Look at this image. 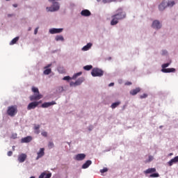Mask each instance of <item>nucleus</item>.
Masks as SVG:
<instances>
[{
    "instance_id": "f8f14e48",
    "label": "nucleus",
    "mask_w": 178,
    "mask_h": 178,
    "mask_svg": "<svg viewBox=\"0 0 178 178\" xmlns=\"http://www.w3.org/2000/svg\"><path fill=\"white\" fill-rule=\"evenodd\" d=\"M161 72H163V73H173L175 72H176V69L175 68H164L161 70Z\"/></svg>"
},
{
    "instance_id": "72a5a7b5",
    "label": "nucleus",
    "mask_w": 178,
    "mask_h": 178,
    "mask_svg": "<svg viewBox=\"0 0 178 178\" xmlns=\"http://www.w3.org/2000/svg\"><path fill=\"white\" fill-rule=\"evenodd\" d=\"M71 79H72V78H70V76H64V77L63 78V80L69 81V80H70Z\"/></svg>"
},
{
    "instance_id": "5701e85b",
    "label": "nucleus",
    "mask_w": 178,
    "mask_h": 178,
    "mask_svg": "<svg viewBox=\"0 0 178 178\" xmlns=\"http://www.w3.org/2000/svg\"><path fill=\"white\" fill-rule=\"evenodd\" d=\"M18 41L19 37H16L11 40V42H10V45H15V44H16V42H17Z\"/></svg>"
},
{
    "instance_id": "b1692460",
    "label": "nucleus",
    "mask_w": 178,
    "mask_h": 178,
    "mask_svg": "<svg viewBox=\"0 0 178 178\" xmlns=\"http://www.w3.org/2000/svg\"><path fill=\"white\" fill-rule=\"evenodd\" d=\"M120 105V102H116L111 104L112 109H115V108H118Z\"/></svg>"
},
{
    "instance_id": "a18cd8bd",
    "label": "nucleus",
    "mask_w": 178,
    "mask_h": 178,
    "mask_svg": "<svg viewBox=\"0 0 178 178\" xmlns=\"http://www.w3.org/2000/svg\"><path fill=\"white\" fill-rule=\"evenodd\" d=\"M13 6L14 8H17V4H13Z\"/></svg>"
},
{
    "instance_id": "7ed1b4c3",
    "label": "nucleus",
    "mask_w": 178,
    "mask_h": 178,
    "mask_svg": "<svg viewBox=\"0 0 178 178\" xmlns=\"http://www.w3.org/2000/svg\"><path fill=\"white\" fill-rule=\"evenodd\" d=\"M17 105L8 106V110H7V114L8 115V116L13 118V116L17 115Z\"/></svg>"
},
{
    "instance_id": "39448f33",
    "label": "nucleus",
    "mask_w": 178,
    "mask_h": 178,
    "mask_svg": "<svg viewBox=\"0 0 178 178\" xmlns=\"http://www.w3.org/2000/svg\"><path fill=\"white\" fill-rule=\"evenodd\" d=\"M40 104H41V101L31 102L27 106L28 111H31V109H35V108H37V106H38Z\"/></svg>"
},
{
    "instance_id": "f3484780",
    "label": "nucleus",
    "mask_w": 178,
    "mask_h": 178,
    "mask_svg": "<svg viewBox=\"0 0 178 178\" xmlns=\"http://www.w3.org/2000/svg\"><path fill=\"white\" fill-rule=\"evenodd\" d=\"M141 91V89L140 88H136V89L131 90L130 91L131 95H137L138 92Z\"/></svg>"
},
{
    "instance_id": "20e7f679",
    "label": "nucleus",
    "mask_w": 178,
    "mask_h": 178,
    "mask_svg": "<svg viewBox=\"0 0 178 178\" xmlns=\"http://www.w3.org/2000/svg\"><path fill=\"white\" fill-rule=\"evenodd\" d=\"M91 74L92 77H102V76H104V71L99 68H93Z\"/></svg>"
},
{
    "instance_id": "a878e982",
    "label": "nucleus",
    "mask_w": 178,
    "mask_h": 178,
    "mask_svg": "<svg viewBox=\"0 0 178 178\" xmlns=\"http://www.w3.org/2000/svg\"><path fill=\"white\" fill-rule=\"evenodd\" d=\"M51 72H52V70H51V68H46V70L44 71V74H46V75L51 74Z\"/></svg>"
},
{
    "instance_id": "49530a36",
    "label": "nucleus",
    "mask_w": 178,
    "mask_h": 178,
    "mask_svg": "<svg viewBox=\"0 0 178 178\" xmlns=\"http://www.w3.org/2000/svg\"><path fill=\"white\" fill-rule=\"evenodd\" d=\"M11 16H13V15H10V14H8V17H11Z\"/></svg>"
},
{
    "instance_id": "a19ab883",
    "label": "nucleus",
    "mask_w": 178,
    "mask_h": 178,
    "mask_svg": "<svg viewBox=\"0 0 178 178\" xmlns=\"http://www.w3.org/2000/svg\"><path fill=\"white\" fill-rule=\"evenodd\" d=\"M35 130H39L40 129V125H37L34 127Z\"/></svg>"
},
{
    "instance_id": "bb28decb",
    "label": "nucleus",
    "mask_w": 178,
    "mask_h": 178,
    "mask_svg": "<svg viewBox=\"0 0 178 178\" xmlns=\"http://www.w3.org/2000/svg\"><path fill=\"white\" fill-rule=\"evenodd\" d=\"M84 70H91L92 65H86L83 67Z\"/></svg>"
},
{
    "instance_id": "ea45409f",
    "label": "nucleus",
    "mask_w": 178,
    "mask_h": 178,
    "mask_svg": "<svg viewBox=\"0 0 178 178\" xmlns=\"http://www.w3.org/2000/svg\"><path fill=\"white\" fill-rule=\"evenodd\" d=\"M38 27H37L35 29V31H34V34L35 35H37V33H38Z\"/></svg>"
},
{
    "instance_id": "6e6552de",
    "label": "nucleus",
    "mask_w": 178,
    "mask_h": 178,
    "mask_svg": "<svg viewBox=\"0 0 178 178\" xmlns=\"http://www.w3.org/2000/svg\"><path fill=\"white\" fill-rule=\"evenodd\" d=\"M152 27L153 29H159L162 27V25L161 24V22H159V21L155 20L152 23Z\"/></svg>"
},
{
    "instance_id": "c03bdc74",
    "label": "nucleus",
    "mask_w": 178,
    "mask_h": 178,
    "mask_svg": "<svg viewBox=\"0 0 178 178\" xmlns=\"http://www.w3.org/2000/svg\"><path fill=\"white\" fill-rule=\"evenodd\" d=\"M35 133L36 134H40V130H36Z\"/></svg>"
},
{
    "instance_id": "9d476101",
    "label": "nucleus",
    "mask_w": 178,
    "mask_h": 178,
    "mask_svg": "<svg viewBox=\"0 0 178 178\" xmlns=\"http://www.w3.org/2000/svg\"><path fill=\"white\" fill-rule=\"evenodd\" d=\"M168 6V1H163L161 3L159 6V10H165V8Z\"/></svg>"
},
{
    "instance_id": "8fccbe9b",
    "label": "nucleus",
    "mask_w": 178,
    "mask_h": 178,
    "mask_svg": "<svg viewBox=\"0 0 178 178\" xmlns=\"http://www.w3.org/2000/svg\"><path fill=\"white\" fill-rule=\"evenodd\" d=\"M110 2H115V0H111Z\"/></svg>"
},
{
    "instance_id": "09e8293b",
    "label": "nucleus",
    "mask_w": 178,
    "mask_h": 178,
    "mask_svg": "<svg viewBox=\"0 0 178 178\" xmlns=\"http://www.w3.org/2000/svg\"><path fill=\"white\" fill-rule=\"evenodd\" d=\"M28 30L29 31H31V27H29Z\"/></svg>"
},
{
    "instance_id": "9b49d317",
    "label": "nucleus",
    "mask_w": 178,
    "mask_h": 178,
    "mask_svg": "<svg viewBox=\"0 0 178 178\" xmlns=\"http://www.w3.org/2000/svg\"><path fill=\"white\" fill-rule=\"evenodd\" d=\"M27 159V155L26 154H22L18 156V161L20 163H23L24 161Z\"/></svg>"
},
{
    "instance_id": "2eb2a0df",
    "label": "nucleus",
    "mask_w": 178,
    "mask_h": 178,
    "mask_svg": "<svg viewBox=\"0 0 178 178\" xmlns=\"http://www.w3.org/2000/svg\"><path fill=\"white\" fill-rule=\"evenodd\" d=\"M178 162V156H175L174 159H172L170 161H168L169 166H172L173 163H177Z\"/></svg>"
},
{
    "instance_id": "58836bf2",
    "label": "nucleus",
    "mask_w": 178,
    "mask_h": 178,
    "mask_svg": "<svg viewBox=\"0 0 178 178\" xmlns=\"http://www.w3.org/2000/svg\"><path fill=\"white\" fill-rule=\"evenodd\" d=\"M51 66H52V64H49L47 66H45L44 69H49V67H51Z\"/></svg>"
},
{
    "instance_id": "412c9836",
    "label": "nucleus",
    "mask_w": 178,
    "mask_h": 178,
    "mask_svg": "<svg viewBox=\"0 0 178 178\" xmlns=\"http://www.w3.org/2000/svg\"><path fill=\"white\" fill-rule=\"evenodd\" d=\"M33 140V138L31 136H26L25 138H23L22 139V143H30Z\"/></svg>"
},
{
    "instance_id": "cd10ccee",
    "label": "nucleus",
    "mask_w": 178,
    "mask_h": 178,
    "mask_svg": "<svg viewBox=\"0 0 178 178\" xmlns=\"http://www.w3.org/2000/svg\"><path fill=\"white\" fill-rule=\"evenodd\" d=\"M153 159H154V156H149V159L145 161V163H148V162H152V161H153Z\"/></svg>"
},
{
    "instance_id": "dca6fc26",
    "label": "nucleus",
    "mask_w": 178,
    "mask_h": 178,
    "mask_svg": "<svg viewBox=\"0 0 178 178\" xmlns=\"http://www.w3.org/2000/svg\"><path fill=\"white\" fill-rule=\"evenodd\" d=\"M81 16H85V17L91 16V12H90V10H83L81 12Z\"/></svg>"
},
{
    "instance_id": "aec40b11",
    "label": "nucleus",
    "mask_w": 178,
    "mask_h": 178,
    "mask_svg": "<svg viewBox=\"0 0 178 178\" xmlns=\"http://www.w3.org/2000/svg\"><path fill=\"white\" fill-rule=\"evenodd\" d=\"M51 176H52L51 173H45L42 172L39 178H51Z\"/></svg>"
},
{
    "instance_id": "393cba45",
    "label": "nucleus",
    "mask_w": 178,
    "mask_h": 178,
    "mask_svg": "<svg viewBox=\"0 0 178 178\" xmlns=\"http://www.w3.org/2000/svg\"><path fill=\"white\" fill-rule=\"evenodd\" d=\"M55 40L56 41H65V38L62 35H56Z\"/></svg>"
},
{
    "instance_id": "e433bc0d",
    "label": "nucleus",
    "mask_w": 178,
    "mask_h": 178,
    "mask_svg": "<svg viewBox=\"0 0 178 178\" xmlns=\"http://www.w3.org/2000/svg\"><path fill=\"white\" fill-rule=\"evenodd\" d=\"M54 143H52V142H49V148H54Z\"/></svg>"
},
{
    "instance_id": "c9c22d12",
    "label": "nucleus",
    "mask_w": 178,
    "mask_h": 178,
    "mask_svg": "<svg viewBox=\"0 0 178 178\" xmlns=\"http://www.w3.org/2000/svg\"><path fill=\"white\" fill-rule=\"evenodd\" d=\"M42 136L43 137H47L48 136V133L47 131H43L41 133Z\"/></svg>"
},
{
    "instance_id": "423d86ee",
    "label": "nucleus",
    "mask_w": 178,
    "mask_h": 178,
    "mask_svg": "<svg viewBox=\"0 0 178 178\" xmlns=\"http://www.w3.org/2000/svg\"><path fill=\"white\" fill-rule=\"evenodd\" d=\"M63 31V29H49L50 34H58L59 33H62Z\"/></svg>"
},
{
    "instance_id": "de8ad7c7",
    "label": "nucleus",
    "mask_w": 178,
    "mask_h": 178,
    "mask_svg": "<svg viewBox=\"0 0 178 178\" xmlns=\"http://www.w3.org/2000/svg\"><path fill=\"white\" fill-rule=\"evenodd\" d=\"M172 155H173V153H170V154H168V156H172Z\"/></svg>"
},
{
    "instance_id": "f257e3e1",
    "label": "nucleus",
    "mask_w": 178,
    "mask_h": 178,
    "mask_svg": "<svg viewBox=\"0 0 178 178\" xmlns=\"http://www.w3.org/2000/svg\"><path fill=\"white\" fill-rule=\"evenodd\" d=\"M112 20L111 22V26H116L119 23V20H122L126 17V13L123 11V9L119 8L116 11V14L113 15Z\"/></svg>"
},
{
    "instance_id": "7c9ffc66",
    "label": "nucleus",
    "mask_w": 178,
    "mask_h": 178,
    "mask_svg": "<svg viewBox=\"0 0 178 178\" xmlns=\"http://www.w3.org/2000/svg\"><path fill=\"white\" fill-rule=\"evenodd\" d=\"M169 65H170V63H169L163 64V65H162L163 69H166V67H168Z\"/></svg>"
},
{
    "instance_id": "4468645a",
    "label": "nucleus",
    "mask_w": 178,
    "mask_h": 178,
    "mask_svg": "<svg viewBox=\"0 0 178 178\" xmlns=\"http://www.w3.org/2000/svg\"><path fill=\"white\" fill-rule=\"evenodd\" d=\"M44 151H45V149L40 148V152H38V156H37L36 159H40V158H42V156H44V155H45V152Z\"/></svg>"
},
{
    "instance_id": "0eeeda50",
    "label": "nucleus",
    "mask_w": 178,
    "mask_h": 178,
    "mask_svg": "<svg viewBox=\"0 0 178 178\" xmlns=\"http://www.w3.org/2000/svg\"><path fill=\"white\" fill-rule=\"evenodd\" d=\"M52 105H56V102L55 101L44 102L42 104V108H49V106H52Z\"/></svg>"
},
{
    "instance_id": "f03ea898",
    "label": "nucleus",
    "mask_w": 178,
    "mask_h": 178,
    "mask_svg": "<svg viewBox=\"0 0 178 178\" xmlns=\"http://www.w3.org/2000/svg\"><path fill=\"white\" fill-rule=\"evenodd\" d=\"M32 92H34V95L29 97L30 101H38L42 98V95L40 94L38 88L32 87Z\"/></svg>"
},
{
    "instance_id": "c756f323",
    "label": "nucleus",
    "mask_w": 178,
    "mask_h": 178,
    "mask_svg": "<svg viewBox=\"0 0 178 178\" xmlns=\"http://www.w3.org/2000/svg\"><path fill=\"white\" fill-rule=\"evenodd\" d=\"M149 177H159V173H154L149 175Z\"/></svg>"
},
{
    "instance_id": "ddd939ff",
    "label": "nucleus",
    "mask_w": 178,
    "mask_h": 178,
    "mask_svg": "<svg viewBox=\"0 0 178 178\" xmlns=\"http://www.w3.org/2000/svg\"><path fill=\"white\" fill-rule=\"evenodd\" d=\"M83 81H84V78H79L75 81V83H71L70 86H80Z\"/></svg>"
},
{
    "instance_id": "c85d7f7f",
    "label": "nucleus",
    "mask_w": 178,
    "mask_h": 178,
    "mask_svg": "<svg viewBox=\"0 0 178 178\" xmlns=\"http://www.w3.org/2000/svg\"><path fill=\"white\" fill-rule=\"evenodd\" d=\"M81 74H82V73L81 72H78V73H76V74H75L74 76H73V77H72V79H77V77H79V76H81Z\"/></svg>"
},
{
    "instance_id": "79ce46f5",
    "label": "nucleus",
    "mask_w": 178,
    "mask_h": 178,
    "mask_svg": "<svg viewBox=\"0 0 178 178\" xmlns=\"http://www.w3.org/2000/svg\"><path fill=\"white\" fill-rule=\"evenodd\" d=\"M125 86H131V82L127 81V82L125 83Z\"/></svg>"
},
{
    "instance_id": "a211bd4d",
    "label": "nucleus",
    "mask_w": 178,
    "mask_h": 178,
    "mask_svg": "<svg viewBox=\"0 0 178 178\" xmlns=\"http://www.w3.org/2000/svg\"><path fill=\"white\" fill-rule=\"evenodd\" d=\"M91 163H92V161H91L90 160H88L85 163L83 164L82 169H87L90 167Z\"/></svg>"
},
{
    "instance_id": "4c0bfd02",
    "label": "nucleus",
    "mask_w": 178,
    "mask_h": 178,
    "mask_svg": "<svg viewBox=\"0 0 178 178\" xmlns=\"http://www.w3.org/2000/svg\"><path fill=\"white\" fill-rule=\"evenodd\" d=\"M7 155H8V156H12V155H13V152L9 151V152L7 153Z\"/></svg>"
},
{
    "instance_id": "2f4dec72",
    "label": "nucleus",
    "mask_w": 178,
    "mask_h": 178,
    "mask_svg": "<svg viewBox=\"0 0 178 178\" xmlns=\"http://www.w3.org/2000/svg\"><path fill=\"white\" fill-rule=\"evenodd\" d=\"M106 172H108V168H104L103 169L100 170V173H106Z\"/></svg>"
},
{
    "instance_id": "f704fd0d",
    "label": "nucleus",
    "mask_w": 178,
    "mask_h": 178,
    "mask_svg": "<svg viewBox=\"0 0 178 178\" xmlns=\"http://www.w3.org/2000/svg\"><path fill=\"white\" fill-rule=\"evenodd\" d=\"M147 97H148V95H147L146 93H144L143 95L140 96V98L141 99H144V98H147Z\"/></svg>"
},
{
    "instance_id": "1a4fd4ad",
    "label": "nucleus",
    "mask_w": 178,
    "mask_h": 178,
    "mask_svg": "<svg viewBox=\"0 0 178 178\" xmlns=\"http://www.w3.org/2000/svg\"><path fill=\"white\" fill-rule=\"evenodd\" d=\"M84 159H86L85 154H78L75 156L76 161H84Z\"/></svg>"
},
{
    "instance_id": "4be33fe9",
    "label": "nucleus",
    "mask_w": 178,
    "mask_h": 178,
    "mask_svg": "<svg viewBox=\"0 0 178 178\" xmlns=\"http://www.w3.org/2000/svg\"><path fill=\"white\" fill-rule=\"evenodd\" d=\"M91 47H92V43H88L86 46H84L82 48V51H88V49H90V48H91Z\"/></svg>"
},
{
    "instance_id": "6ab92c4d",
    "label": "nucleus",
    "mask_w": 178,
    "mask_h": 178,
    "mask_svg": "<svg viewBox=\"0 0 178 178\" xmlns=\"http://www.w3.org/2000/svg\"><path fill=\"white\" fill-rule=\"evenodd\" d=\"M155 172H156V169L155 168H148L147 170L144 171V173H145V175H148L149 173H155Z\"/></svg>"
},
{
    "instance_id": "473e14b6",
    "label": "nucleus",
    "mask_w": 178,
    "mask_h": 178,
    "mask_svg": "<svg viewBox=\"0 0 178 178\" xmlns=\"http://www.w3.org/2000/svg\"><path fill=\"white\" fill-rule=\"evenodd\" d=\"M174 5H175L174 1H169L168 3H167L168 6H173Z\"/></svg>"
},
{
    "instance_id": "603ef678",
    "label": "nucleus",
    "mask_w": 178,
    "mask_h": 178,
    "mask_svg": "<svg viewBox=\"0 0 178 178\" xmlns=\"http://www.w3.org/2000/svg\"><path fill=\"white\" fill-rule=\"evenodd\" d=\"M6 1H10V0H6Z\"/></svg>"
},
{
    "instance_id": "3c124183",
    "label": "nucleus",
    "mask_w": 178,
    "mask_h": 178,
    "mask_svg": "<svg viewBox=\"0 0 178 178\" xmlns=\"http://www.w3.org/2000/svg\"><path fill=\"white\" fill-rule=\"evenodd\" d=\"M160 129H162V126H160Z\"/></svg>"
},
{
    "instance_id": "37998d69",
    "label": "nucleus",
    "mask_w": 178,
    "mask_h": 178,
    "mask_svg": "<svg viewBox=\"0 0 178 178\" xmlns=\"http://www.w3.org/2000/svg\"><path fill=\"white\" fill-rule=\"evenodd\" d=\"M115 86V83H111L108 85L109 87H112V86Z\"/></svg>"
}]
</instances>
